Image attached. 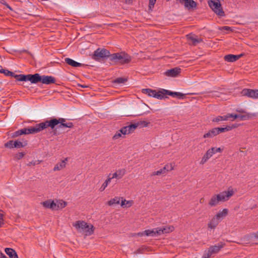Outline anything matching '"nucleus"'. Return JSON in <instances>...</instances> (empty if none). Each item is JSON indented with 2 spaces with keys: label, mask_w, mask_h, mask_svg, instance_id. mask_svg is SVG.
<instances>
[{
  "label": "nucleus",
  "mask_w": 258,
  "mask_h": 258,
  "mask_svg": "<svg viewBox=\"0 0 258 258\" xmlns=\"http://www.w3.org/2000/svg\"><path fill=\"white\" fill-rule=\"evenodd\" d=\"M186 37L189 43L194 46H196L198 43L203 42L202 38L193 33L187 35Z\"/></svg>",
  "instance_id": "nucleus-10"
},
{
  "label": "nucleus",
  "mask_w": 258,
  "mask_h": 258,
  "mask_svg": "<svg viewBox=\"0 0 258 258\" xmlns=\"http://www.w3.org/2000/svg\"><path fill=\"white\" fill-rule=\"evenodd\" d=\"M158 231L160 232V235L163 234L169 233L174 229L173 226H165L158 227Z\"/></svg>",
  "instance_id": "nucleus-18"
},
{
  "label": "nucleus",
  "mask_w": 258,
  "mask_h": 258,
  "mask_svg": "<svg viewBox=\"0 0 258 258\" xmlns=\"http://www.w3.org/2000/svg\"><path fill=\"white\" fill-rule=\"evenodd\" d=\"M156 90H152L151 89H142V93L148 95L150 97H154V93H155Z\"/></svg>",
  "instance_id": "nucleus-36"
},
{
  "label": "nucleus",
  "mask_w": 258,
  "mask_h": 258,
  "mask_svg": "<svg viewBox=\"0 0 258 258\" xmlns=\"http://www.w3.org/2000/svg\"><path fill=\"white\" fill-rule=\"evenodd\" d=\"M7 52L19 57H20L22 54L26 53L33 57V54L28 49H7Z\"/></svg>",
  "instance_id": "nucleus-13"
},
{
  "label": "nucleus",
  "mask_w": 258,
  "mask_h": 258,
  "mask_svg": "<svg viewBox=\"0 0 258 258\" xmlns=\"http://www.w3.org/2000/svg\"><path fill=\"white\" fill-rule=\"evenodd\" d=\"M238 115L236 114H228V119L230 118H233L232 120H234L235 119L238 118Z\"/></svg>",
  "instance_id": "nucleus-55"
},
{
  "label": "nucleus",
  "mask_w": 258,
  "mask_h": 258,
  "mask_svg": "<svg viewBox=\"0 0 258 258\" xmlns=\"http://www.w3.org/2000/svg\"><path fill=\"white\" fill-rule=\"evenodd\" d=\"M3 224V215L0 213V227Z\"/></svg>",
  "instance_id": "nucleus-59"
},
{
  "label": "nucleus",
  "mask_w": 258,
  "mask_h": 258,
  "mask_svg": "<svg viewBox=\"0 0 258 258\" xmlns=\"http://www.w3.org/2000/svg\"><path fill=\"white\" fill-rule=\"evenodd\" d=\"M0 258H8L4 253H1Z\"/></svg>",
  "instance_id": "nucleus-63"
},
{
  "label": "nucleus",
  "mask_w": 258,
  "mask_h": 258,
  "mask_svg": "<svg viewBox=\"0 0 258 258\" xmlns=\"http://www.w3.org/2000/svg\"><path fill=\"white\" fill-rule=\"evenodd\" d=\"M52 123L53 125V127H54L56 125L60 123V124H62V123H64L66 122V119L63 118H53L52 119Z\"/></svg>",
  "instance_id": "nucleus-31"
},
{
  "label": "nucleus",
  "mask_w": 258,
  "mask_h": 258,
  "mask_svg": "<svg viewBox=\"0 0 258 258\" xmlns=\"http://www.w3.org/2000/svg\"><path fill=\"white\" fill-rule=\"evenodd\" d=\"M233 194V189L229 188L227 191H223L219 194L215 195L211 198L209 205L211 207H214L217 205L220 202H223L228 201Z\"/></svg>",
  "instance_id": "nucleus-1"
},
{
  "label": "nucleus",
  "mask_w": 258,
  "mask_h": 258,
  "mask_svg": "<svg viewBox=\"0 0 258 258\" xmlns=\"http://www.w3.org/2000/svg\"><path fill=\"white\" fill-rule=\"evenodd\" d=\"M225 131H229L232 129L233 127L230 126H227L226 127H224Z\"/></svg>",
  "instance_id": "nucleus-60"
},
{
  "label": "nucleus",
  "mask_w": 258,
  "mask_h": 258,
  "mask_svg": "<svg viewBox=\"0 0 258 258\" xmlns=\"http://www.w3.org/2000/svg\"><path fill=\"white\" fill-rule=\"evenodd\" d=\"M217 135L218 132L217 131V129L214 128L209 131L207 133L205 134L203 137L204 138H212Z\"/></svg>",
  "instance_id": "nucleus-29"
},
{
  "label": "nucleus",
  "mask_w": 258,
  "mask_h": 258,
  "mask_svg": "<svg viewBox=\"0 0 258 258\" xmlns=\"http://www.w3.org/2000/svg\"><path fill=\"white\" fill-rule=\"evenodd\" d=\"M162 91L164 93V96L165 95H168L173 97L174 92L164 89H162Z\"/></svg>",
  "instance_id": "nucleus-50"
},
{
  "label": "nucleus",
  "mask_w": 258,
  "mask_h": 258,
  "mask_svg": "<svg viewBox=\"0 0 258 258\" xmlns=\"http://www.w3.org/2000/svg\"><path fill=\"white\" fill-rule=\"evenodd\" d=\"M227 214L228 210L227 209H224L222 211H219L215 217H216L220 221H221L224 218V217L227 215Z\"/></svg>",
  "instance_id": "nucleus-28"
},
{
  "label": "nucleus",
  "mask_w": 258,
  "mask_h": 258,
  "mask_svg": "<svg viewBox=\"0 0 258 258\" xmlns=\"http://www.w3.org/2000/svg\"><path fill=\"white\" fill-rule=\"evenodd\" d=\"M93 226L92 225H88V228H86V230H83V232L85 233V235H90L93 233Z\"/></svg>",
  "instance_id": "nucleus-39"
},
{
  "label": "nucleus",
  "mask_w": 258,
  "mask_h": 258,
  "mask_svg": "<svg viewBox=\"0 0 258 258\" xmlns=\"http://www.w3.org/2000/svg\"><path fill=\"white\" fill-rule=\"evenodd\" d=\"M243 55L244 53H243L237 55L229 54L224 56V59L228 62H234Z\"/></svg>",
  "instance_id": "nucleus-15"
},
{
  "label": "nucleus",
  "mask_w": 258,
  "mask_h": 258,
  "mask_svg": "<svg viewBox=\"0 0 258 258\" xmlns=\"http://www.w3.org/2000/svg\"><path fill=\"white\" fill-rule=\"evenodd\" d=\"M24 155H25V154L24 153L19 152L16 155L15 158L18 160H20L21 158H22Z\"/></svg>",
  "instance_id": "nucleus-54"
},
{
  "label": "nucleus",
  "mask_w": 258,
  "mask_h": 258,
  "mask_svg": "<svg viewBox=\"0 0 258 258\" xmlns=\"http://www.w3.org/2000/svg\"><path fill=\"white\" fill-rule=\"evenodd\" d=\"M154 98H157L158 99H162L164 98V93L162 91V89L158 91H155V93H154Z\"/></svg>",
  "instance_id": "nucleus-40"
},
{
  "label": "nucleus",
  "mask_w": 258,
  "mask_h": 258,
  "mask_svg": "<svg viewBox=\"0 0 258 258\" xmlns=\"http://www.w3.org/2000/svg\"><path fill=\"white\" fill-rule=\"evenodd\" d=\"M236 111L241 113L245 112V111L243 109H236Z\"/></svg>",
  "instance_id": "nucleus-62"
},
{
  "label": "nucleus",
  "mask_w": 258,
  "mask_h": 258,
  "mask_svg": "<svg viewBox=\"0 0 258 258\" xmlns=\"http://www.w3.org/2000/svg\"><path fill=\"white\" fill-rule=\"evenodd\" d=\"M110 55L111 54L108 49H96L94 53L90 55L93 59L99 62L108 57L110 58Z\"/></svg>",
  "instance_id": "nucleus-4"
},
{
  "label": "nucleus",
  "mask_w": 258,
  "mask_h": 258,
  "mask_svg": "<svg viewBox=\"0 0 258 258\" xmlns=\"http://www.w3.org/2000/svg\"><path fill=\"white\" fill-rule=\"evenodd\" d=\"M88 224L83 221H77L74 224V226L80 232H83V230H86L88 228Z\"/></svg>",
  "instance_id": "nucleus-17"
},
{
  "label": "nucleus",
  "mask_w": 258,
  "mask_h": 258,
  "mask_svg": "<svg viewBox=\"0 0 258 258\" xmlns=\"http://www.w3.org/2000/svg\"><path fill=\"white\" fill-rule=\"evenodd\" d=\"M11 77L15 78L18 81H26V75L20 74V75H16L14 73L13 76Z\"/></svg>",
  "instance_id": "nucleus-38"
},
{
  "label": "nucleus",
  "mask_w": 258,
  "mask_h": 258,
  "mask_svg": "<svg viewBox=\"0 0 258 258\" xmlns=\"http://www.w3.org/2000/svg\"><path fill=\"white\" fill-rule=\"evenodd\" d=\"M208 4L210 8L219 17L225 16L220 0H211L208 2Z\"/></svg>",
  "instance_id": "nucleus-6"
},
{
  "label": "nucleus",
  "mask_w": 258,
  "mask_h": 258,
  "mask_svg": "<svg viewBox=\"0 0 258 258\" xmlns=\"http://www.w3.org/2000/svg\"><path fill=\"white\" fill-rule=\"evenodd\" d=\"M41 83L45 85L54 84L55 83V79L51 76H41Z\"/></svg>",
  "instance_id": "nucleus-14"
},
{
  "label": "nucleus",
  "mask_w": 258,
  "mask_h": 258,
  "mask_svg": "<svg viewBox=\"0 0 258 258\" xmlns=\"http://www.w3.org/2000/svg\"><path fill=\"white\" fill-rule=\"evenodd\" d=\"M64 61L73 67H80L82 66V63L78 62L70 58H66Z\"/></svg>",
  "instance_id": "nucleus-27"
},
{
  "label": "nucleus",
  "mask_w": 258,
  "mask_h": 258,
  "mask_svg": "<svg viewBox=\"0 0 258 258\" xmlns=\"http://www.w3.org/2000/svg\"><path fill=\"white\" fill-rule=\"evenodd\" d=\"M121 206L122 207L125 206L127 207H130L131 206V201H126L125 200H123L122 198H121Z\"/></svg>",
  "instance_id": "nucleus-45"
},
{
  "label": "nucleus",
  "mask_w": 258,
  "mask_h": 258,
  "mask_svg": "<svg viewBox=\"0 0 258 258\" xmlns=\"http://www.w3.org/2000/svg\"><path fill=\"white\" fill-rule=\"evenodd\" d=\"M225 245V243L223 242H220L215 245L211 246L208 249V252L210 255L218 253L221 248Z\"/></svg>",
  "instance_id": "nucleus-12"
},
{
  "label": "nucleus",
  "mask_w": 258,
  "mask_h": 258,
  "mask_svg": "<svg viewBox=\"0 0 258 258\" xmlns=\"http://www.w3.org/2000/svg\"><path fill=\"white\" fill-rule=\"evenodd\" d=\"M50 127L51 129H53V125L52 123V119L50 120H45L44 122H40L36 124L34 126H31L30 128V132L31 134H35L42 130L46 129V128Z\"/></svg>",
  "instance_id": "nucleus-3"
},
{
  "label": "nucleus",
  "mask_w": 258,
  "mask_h": 258,
  "mask_svg": "<svg viewBox=\"0 0 258 258\" xmlns=\"http://www.w3.org/2000/svg\"><path fill=\"white\" fill-rule=\"evenodd\" d=\"M248 240L250 241V242L253 241L254 238L258 239V231L256 232V233L251 234L250 236H248Z\"/></svg>",
  "instance_id": "nucleus-46"
},
{
  "label": "nucleus",
  "mask_w": 258,
  "mask_h": 258,
  "mask_svg": "<svg viewBox=\"0 0 258 258\" xmlns=\"http://www.w3.org/2000/svg\"><path fill=\"white\" fill-rule=\"evenodd\" d=\"M125 171L124 169H120L117 170L116 172L114 173L111 177V178L112 179L113 178L116 179H120L125 174Z\"/></svg>",
  "instance_id": "nucleus-25"
},
{
  "label": "nucleus",
  "mask_w": 258,
  "mask_h": 258,
  "mask_svg": "<svg viewBox=\"0 0 258 258\" xmlns=\"http://www.w3.org/2000/svg\"><path fill=\"white\" fill-rule=\"evenodd\" d=\"M211 255L209 254V252L208 251L207 253H204L202 258H209Z\"/></svg>",
  "instance_id": "nucleus-58"
},
{
  "label": "nucleus",
  "mask_w": 258,
  "mask_h": 258,
  "mask_svg": "<svg viewBox=\"0 0 258 258\" xmlns=\"http://www.w3.org/2000/svg\"><path fill=\"white\" fill-rule=\"evenodd\" d=\"M185 7L188 9L195 8L197 7L196 3L193 0H181V3H183Z\"/></svg>",
  "instance_id": "nucleus-24"
},
{
  "label": "nucleus",
  "mask_w": 258,
  "mask_h": 258,
  "mask_svg": "<svg viewBox=\"0 0 258 258\" xmlns=\"http://www.w3.org/2000/svg\"><path fill=\"white\" fill-rule=\"evenodd\" d=\"M185 95L180 92H174L173 97H177L179 99H183Z\"/></svg>",
  "instance_id": "nucleus-48"
},
{
  "label": "nucleus",
  "mask_w": 258,
  "mask_h": 258,
  "mask_svg": "<svg viewBox=\"0 0 258 258\" xmlns=\"http://www.w3.org/2000/svg\"><path fill=\"white\" fill-rule=\"evenodd\" d=\"M68 161V158H66L64 160H62L60 163H57L54 167V171H58L66 167L67 162Z\"/></svg>",
  "instance_id": "nucleus-26"
},
{
  "label": "nucleus",
  "mask_w": 258,
  "mask_h": 258,
  "mask_svg": "<svg viewBox=\"0 0 258 258\" xmlns=\"http://www.w3.org/2000/svg\"><path fill=\"white\" fill-rule=\"evenodd\" d=\"M42 205L46 208H49L53 210H55L56 209L55 203L51 200L43 202Z\"/></svg>",
  "instance_id": "nucleus-20"
},
{
  "label": "nucleus",
  "mask_w": 258,
  "mask_h": 258,
  "mask_svg": "<svg viewBox=\"0 0 258 258\" xmlns=\"http://www.w3.org/2000/svg\"><path fill=\"white\" fill-rule=\"evenodd\" d=\"M13 144H14V141L13 140H10L5 144V147L6 148H10V149L13 148H14Z\"/></svg>",
  "instance_id": "nucleus-47"
},
{
  "label": "nucleus",
  "mask_w": 258,
  "mask_h": 258,
  "mask_svg": "<svg viewBox=\"0 0 258 258\" xmlns=\"http://www.w3.org/2000/svg\"><path fill=\"white\" fill-rule=\"evenodd\" d=\"M156 0H149V8L150 10H152L155 4Z\"/></svg>",
  "instance_id": "nucleus-52"
},
{
  "label": "nucleus",
  "mask_w": 258,
  "mask_h": 258,
  "mask_svg": "<svg viewBox=\"0 0 258 258\" xmlns=\"http://www.w3.org/2000/svg\"><path fill=\"white\" fill-rule=\"evenodd\" d=\"M122 135H123V134H122V132H120V130L118 132H117L114 134V135L113 136V139H114V140L117 139L119 138L120 137H121Z\"/></svg>",
  "instance_id": "nucleus-49"
},
{
  "label": "nucleus",
  "mask_w": 258,
  "mask_h": 258,
  "mask_svg": "<svg viewBox=\"0 0 258 258\" xmlns=\"http://www.w3.org/2000/svg\"><path fill=\"white\" fill-rule=\"evenodd\" d=\"M121 198L116 197L113 199H111L108 202V205L109 206H113L114 205L119 204Z\"/></svg>",
  "instance_id": "nucleus-34"
},
{
  "label": "nucleus",
  "mask_w": 258,
  "mask_h": 258,
  "mask_svg": "<svg viewBox=\"0 0 258 258\" xmlns=\"http://www.w3.org/2000/svg\"><path fill=\"white\" fill-rule=\"evenodd\" d=\"M243 96H245L253 99H258V90H252L250 89H244L241 91Z\"/></svg>",
  "instance_id": "nucleus-9"
},
{
  "label": "nucleus",
  "mask_w": 258,
  "mask_h": 258,
  "mask_svg": "<svg viewBox=\"0 0 258 258\" xmlns=\"http://www.w3.org/2000/svg\"><path fill=\"white\" fill-rule=\"evenodd\" d=\"M210 149L213 150L212 151V152H213V155L218 152H221L223 150L221 148H215V147L211 148Z\"/></svg>",
  "instance_id": "nucleus-53"
},
{
  "label": "nucleus",
  "mask_w": 258,
  "mask_h": 258,
  "mask_svg": "<svg viewBox=\"0 0 258 258\" xmlns=\"http://www.w3.org/2000/svg\"><path fill=\"white\" fill-rule=\"evenodd\" d=\"M2 3L4 5H5L7 7V8L9 9L10 10H12L11 7L7 3L5 2V3H3L2 2Z\"/></svg>",
  "instance_id": "nucleus-61"
},
{
  "label": "nucleus",
  "mask_w": 258,
  "mask_h": 258,
  "mask_svg": "<svg viewBox=\"0 0 258 258\" xmlns=\"http://www.w3.org/2000/svg\"><path fill=\"white\" fill-rule=\"evenodd\" d=\"M217 129V131L218 132V135L222 132H225L224 127H215Z\"/></svg>",
  "instance_id": "nucleus-56"
},
{
  "label": "nucleus",
  "mask_w": 258,
  "mask_h": 258,
  "mask_svg": "<svg viewBox=\"0 0 258 258\" xmlns=\"http://www.w3.org/2000/svg\"><path fill=\"white\" fill-rule=\"evenodd\" d=\"M30 131V128H23L12 133V137L15 138L22 135L31 134Z\"/></svg>",
  "instance_id": "nucleus-19"
},
{
  "label": "nucleus",
  "mask_w": 258,
  "mask_h": 258,
  "mask_svg": "<svg viewBox=\"0 0 258 258\" xmlns=\"http://www.w3.org/2000/svg\"><path fill=\"white\" fill-rule=\"evenodd\" d=\"M220 221L216 217H214L208 224V228L215 229Z\"/></svg>",
  "instance_id": "nucleus-23"
},
{
  "label": "nucleus",
  "mask_w": 258,
  "mask_h": 258,
  "mask_svg": "<svg viewBox=\"0 0 258 258\" xmlns=\"http://www.w3.org/2000/svg\"><path fill=\"white\" fill-rule=\"evenodd\" d=\"M110 176L111 174H109L108 176V178L105 181V182L102 184L101 187L100 188V191H103L107 186L108 184L111 182L112 179L111 178Z\"/></svg>",
  "instance_id": "nucleus-37"
},
{
  "label": "nucleus",
  "mask_w": 258,
  "mask_h": 258,
  "mask_svg": "<svg viewBox=\"0 0 258 258\" xmlns=\"http://www.w3.org/2000/svg\"><path fill=\"white\" fill-rule=\"evenodd\" d=\"M0 73L4 74L6 76H11L14 75V73L11 72L8 70H5L3 69H0Z\"/></svg>",
  "instance_id": "nucleus-43"
},
{
  "label": "nucleus",
  "mask_w": 258,
  "mask_h": 258,
  "mask_svg": "<svg viewBox=\"0 0 258 258\" xmlns=\"http://www.w3.org/2000/svg\"><path fill=\"white\" fill-rule=\"evenodd\" d=\"M5 251L10 258H18L16 252L13 249L11 248H6Z\"/></svg>",
  "instance_id": "nucleus-30"
},
{
  "label": "nucleus",
  "mask_w": 258,
  "mask_h": 258,
  "mask_svg": "<svg viewBox=\"0 0 258 258\" xmlns=\"http://www.w3.org/2000/svg\"><path fill=\"white\" fill-rule=\"evenodd\" d=\"M127 81V79L124 78H117L116 79H115L113 83L114 84H124L125 82Z\"/></svg>",
  "instance_id": "nucleus-41"
},
{
  "label": "nucleus",
  "mask_w": 258,
  "mask_h": 258,
  "mask_svg": "<svg viewBox=\"0 0 258 258\" xmlns=\"http://www.w3.org/2000/svg\"><path fill=\"white\" fill-rule=\"evenodd\" d=\"M110 60L116 63L124 64L128 63L132 60V57L124 52H120L111 54Z\"/></svg>",
  "instance_id": "nucleus-2"
},
{
  "label": "nucleus",
  "mask_w": 258,
  "mask_h": 258,
  "mask_svg": "<svg viewBox=\"0 0 258 258\" xmlns=\"http://www.w3.org/2000/svg\"><path fill=\"white\" fill-rule=\"evenodd\" d=\"M208 4L210 8L219 17L225 16L220 0H211L208 2Z\"/></svg>",
  "instance_id": "nucleus-7"
},
{
  "label": "nucleus",
  "mask_w": 258,
  "mask_h": 258,
  "mask_svg": "<svg viewBox=\"0 0 258 258\" xmlns=\"http://www.w3.org/2000/svg\"><path fill=\"white\" fill-rule=\"evenodd\" d=\"M228 115L227 114V115H225L218 116L216 117H215L213 119L212 121L214 122H219L222 121H226L228 120Z\"/></svg>",
  "instance_id": "nucleus-33"
},
{
  "label": "nucleus",
  "mask_w": 258,
  "mask_h": 258,
  "mask_svg": "<svg viewBox=\"0 0 258 258\" xmlns=\"http://www.w3.org/2000/svg\"><path fill=\"white\" fill-rule=\"evenodd\" d=\"M37 161H31L30 162H29L28 164V166H34V165H35L36 164H37ZM39 162H38L37 163V164H39Z\"/></svg>",
  "instance_id": "nucleus-57"
},
{
  "label": "nucleus",
  "mask_w": 258,
  "mask_h": 258,
  "mask_svg": "<svg viewBox=\"0 0 258 258\" xmlns=\"http://www.w3.org/2000/svg\"><path fill=\"white\" fill-rule=\"evenodd\" d=\"M213 150V149H210L206 152L200 162L201 164H205L207 161L213 155V152H212Z\"/></svg>",
  "instance_id": "nucleus-21"
},
{
  "label": "nucleus",
  "mask_w": 258,
  "mask_h": 258,
  "mask_svg": "<svg viewBox=\"0 0 258 258\" xmlns=\"http://www.w3.org/2000/svg\"><path fill=\"white\" fill-rule=\"evenodd\" d=\"M56 204V209L55 210H57L58 209H61L64 208L67 205V203L62 200L57 201L55 203Z\"/></svg>",
  "instance_id": "nucleus-32"
},
{
  "label": "nucleus",
  "mask_w": 258,
  "mask_h": 258,
  "mask_svg": "<svg viewBox=\"0 0 258 258\" xmlns=\"http://www.w3.org/2000/svg\"><path fill=\"white\" fill-rule=\"evenodd\" d=\"M172 169L171 165H166L163 168L160 169V170L155 171L152 173V175H160L162 174H164L166 172V171H169Z\"/></svg>",
  "instance_id": "nucleus-22"
},
{
  "label": "nucleus",
  "mask_w": 258,
  "mask_h": 258,
  "mask_svg": "<svg viewBox=\"0 0 258 258\" xmlns=\"http://www.w3.org/2000/svg\"><path fill=\"white\" fill-rule=\"evenodd\" d=\"M133 0H125V3L126 4H130L132 3Z\"/></svg>",
  "instance_id": "nucleus-64"
},
{
  "label": "nucleus",
  "mask_w": 258,
  "mask_h": 258,
  "mask_svg": "<svg viewBox=\"0 0 258 258\" xmlns=\"http://www.w3.org/2000/svg\"><path fill=\"white\" fill-rule=\"evenodd\" d=\"M219 30L224 31H232V28L228 26H223L219 28Z\"/></svg>",
  "instance_id": "nucleus-51"
},
{
  "label": "nucleus",
  "mask_w": 258,
  "mask_h": 258,
  "mask_svg": "<svg viewBox=\"0 0 258 258\" xmlns=\"http://www.w3.org/2000/svg\"><path fill=\"white\" fill-rule=\"evenodd\" d=\"M41 76L39 74L36 73L34 75L28 74L26 75V81H30L32 84H36L41 82Z\"/></svg>",
  "instance_id": "nucleus-11"
},
{
  "label": "nucleus",
  "mask_w": 258,
  "mask_h": 258,
  "mask_svg": "<svg viewBox=\"0 0 258 258\" xmlns=\"http://www.w3.org/2000/svg\"><path fill=\"white\" fill-rule=\"evenodd\" d=\"M14 148H20L25 147L27 145V141H25L24 143L19 141H15L14 144H13Z\"/></svg>",
  "instance_id": "nucleus-35"
},
{
  "label": "nucleus",
  "mask_w": 258,
  "mask_h": 258,
  "mask_svg": "<svg viewBox=\"0 0 258 258\" xmlns=\"http://www.w3.org/2000/svg\"><path fill=\"white\" fill-rule=\"evenodd\" d=\"M181 72V69L178 68H174L168 70L165 72V75L168 77H175Z\"/></svg>",
  "instance_id": "nucleus-16"
},
{
  "label": "nucleus",
  "mask_w": 258,
  "mask_h": 258,
  "mask_svg": "<svg viewBox=\"0 0 258 258\" xmlns=\"http://www.w3.org/2000/svg\"><path fill=\"white\" fill-rule=\"evenodd\" d=\"M137 235L139 236H147L156 237L160 236V232L158 231V228L157 227L152 229L145 230L143 232L138 233Z\"/></svg>",
  "instance_id": "nucleus-8"
},
{
  "label": "nucleus",
  "mask_w": 258,
  "mask_h": 258,
  "mask_svg": "<svg viewBox=\"0 0 258 258\" xmlns=\"http://www.w3.org/2000/svg\"><path fill=\"white\" fill-rule=\"evenodd\" d=\"M250 117V115L249 113H246L244 115L239 114L238 118L240 120H245L249 119Z\"/></svg>",
  "instance_id": "nucleus-44"
},
{
  "label": "nucleus",
  "mask_w": 258,
  "mask_h": 258,
  "mask_svg": "<svg viewBox=\"0 0 258 258\" xmlns=\"http://www.w3.org/2000/svg\"><path fill=\"white\" fill-rule=\"evenodd\" d=\"M148 123L145 121H137L133 124H130L127 126H124L120 129V132L124 135H128L133 132L138 126H147Z\"/></svg>",
  "instance_id": "nucleus-5"
},
{
  "label": "nucleus",
  "mask_w": 258,
  "mask_h": 258,
  "mask_svg": "<svg viewBox=\"0 0 258 258\" xmlns=\"http://www.w3.org/2000/svg\"><path fill=\"white\" fill-rule=\"evenodd\" d=\"M73 126V123L72 122H69L62 123V124H60L58 127L61 128L63 127L72 128Z\"/></svg>",
  "instance_id": "nucleus-42"
}]
</instances>
